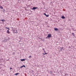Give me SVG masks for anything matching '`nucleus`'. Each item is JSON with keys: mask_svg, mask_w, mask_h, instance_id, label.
Listing matches in <instances>:
<instances>
[{"mask_svg": "<svg viewBox=\"0 0 76 76\" xmlns=\"http://www.w3.org/2000/svg\"><path fill=\"white\" fill-rule=\"evenodd\" d=\"M13 33L15 34H16V33L17 34H18V31H17V30H14L13 31Z\"/></svg>", "mask_w": 76, "mask_h": 76, "instance_id": "1", "label": "nucleus"}, {"mask_svg": "<svg viewBox=\"0 0 76 76\" xmlns=\"http://www.w3.org/2000/svg\"><path fill=\"white\" fill-rule=\"evenodd\" d=\"M51 37V34H48V36H47V37L48 38H50V37Z\"/></svg>", "mask_w": 76, "mask_h": 76, "instance_id": "2", "label": "nucleus"}, {"mask_svg": "<svg viewBox=\"0 0 76 76\" xmlns=\"http://www.w3.org/2000/svg\"><path fill=\"white\" fill-rule=\"evenodd\" d=\"M38 9V7H34L32 9L33 10H35V9Z\"/></svg>", "mask_w": 76, "mask_h": 76, "instance_id": "3", "label": "nucleus"}, {"mask_svg": "<svg viewBox=\"0 0 76 76\" xmlns=\"http://www.w3.org/2000/svg\"><path fill=\"white\" fill-rule=\"evenodd\" d=\"M54 29L55 31H58V28H54Z\"/></svg>", "mask_w": 76, "mask_h": 76, "instance_id": "4", "label": "nucleus"}, {"mask_svg": "<svg viewBox=\"0 0 76 76\" xmlns=\"http://www.w3.org/2000/svg\"><path fill=\"white\" fill-rule=\"evenodd\" d=\"M9 30H7V34H10V32H9Z\"/></svg>", "mask_w": 76, "mask_h": 76, "instance_id": "5", "label": "nucleus"}, {"mask_svg": "<svg viewBox=\"0 0 76 76\" xmlns=\"http://www.w3.org/2000/svg\"><path fill=\"white\" fill-rule=\"evenodd\" d=\"M61 18H62V19H65V17H64V16H62Z\"/></svg>", "mask_w": 76, "mask_h": 76, "instance_id": "6", "label": "nucleus"}, {"mask_svg": "<svg viewBox=\"0 0 76 76\" xmlns=\"http://www.w3.org/2000/svg\"><path fill=\"white\" fill-rule=\"evenodd\" d=\"M23 67H25V65H23L21 66L20 67V68H22Z\"/></svg>", "mask_w": 76, "mask_h": 76, "instance_id": "7", "label": "nucleus"}, {"mask_svg": "<svg viewBox=\"0 0 76 76\" xmlns=\"http://www.w3.org/2000/svg\"><path fill=\"white\" fill-rule=\"evenodd\" d=\"M25 59H21V61H25Z\"/></svg>", "mask_w": 76, "mask_h": 76, "instance_id": "8", "label": "nucleus"}, {"mask_svg": "<svg viewBox=\"0 0 76 76\" xmlns=\"http://www.w3.org/2000/svg\"><path fill=\"white\" fill-rule=\"evenodd\" d=\"M1 21H2V22L4 21H5V20H1Z\"/></svg>", "mask_w": 76, "mask_h": 76, "instance_id": "9", "label": "nucleus"}, {"mask_svg": "<svg viewBox=\"0 0 76 76\" xmlns=\"http://www.w3.org/2000/svg\"><path fill=\"white\" fill-rule=\"evenodd\" d=\"M0 8L1 9H3V7H2V6H1L0 7Z\"/></svg>", "mask_w": 76, "mask_h": 76, "instance_id": "10", "label": "nucleus"}, {"mask_svg": "<svg viewBox=\"0 0 76 76\" xmlns=\"http://www.w3.org/2000/svg\"><path fill=\"white\" fill-rule=\"evenodd\" d=\"M42 54H44V55H45V54H48V53H43Z\"/></svg>", "mask_w": 76, "mask_h": 76, "instance_id": "11", "label": "nucleus"}, {"mask_svg": "<svg viewBox=\"0 0 76 76\" xmlns=\"http://www.w3.org/2000/svg\"><path fill=\"white\" fill-rule=\"evenodd\" d=\"M46 17H48V16H49V15H47V14L46 15Z\"/></svg>", "mask_w": 76, "mask_h": 76, "instance_id": "12", "label": "nucleus"}, {"mask_svg": "<svg viewBox=\"0 0 76 76\" xmlns=\"http://www.w3.org/2000/svg\"><path fill=\"white\" fill-rule=\"evenodd\" d=\"M19 73H17L15 74V75H19Z\"/></svg>", "mask_w": 76, "mask_h": 76, "instance_id": "13", "label": "nucleus"}, {"mask_svg": "<svg viewBox=\"0 0 76 76\" xmlns=\"http://www.w3.org/2000/svg\"><path fill=\"white\" fill-rule=\"evenodd\" d=\"M6 29H8V30H10V28H9L6 27Z\"/></svg>", "mask_w": 76, "mask_h": 76, "instance_id": "14", "label": "nucleus"}, {"mask_svg": "<svg viewBox=\"0 0 76 76\" xmlns=\"http://www.w3.org/2000/svg\"><path fill=\"white\" fill-rule=\"evenodd\" d=\"M63 48H63V47H61V50H63Z\"/></svg>", "mask_w": 76, "mask_h": 76, "instance_id": "15", "label": "nucleus"}, {"mask_svg": "<svg viewBox=\"0 0 76 76\" xmlns=\"http://www.w3.org/2000/svg\"><path fill=\"white\" fill-rule=\"evenodd\" d=\"M72 34H73V36L74 37H75V34H74V33H72Z\"/></svg>", "mask_w": 76, "mask_h": 76, "instance_id": "16", "label": "nucleus"}, {"mask_svg": "<svg viewBox=\"0 0 76 76\" xmlns=\"http://www.w3.org/2000/svg\"><path fill=\"white\" fill-rule=\"evenodd\" d=\"M31 57H32V56H29V57H28L29 58H31Z\"/></svg>", "mask_w": 76, "mask_h": 76, "instance_id": "17", "label": "nucleus"}, {"mask_svg": "<svg viewBox=\"0 0 76 76\" xmlns=\"http://www.w3.org/2000/svg\"><path fill=\"white\" fill-rule=\"evenodd\" d=\"M42 50H43L44 51H45V50H44V48H43Z\"/></svg>", "mask_w": 76, "mask_h": 76, "instance_id": "18", "label": "nucleus"}, {"mask_svg": "<svg viewBox=\"0 0 76 76\" xmlns=\"http://www.w3.org/2000/svg\"><path fill=\"white\" fill-rule=\"evenodd\" d=\"M44 15H45V16H46V14L45 13H44Z\"/></svg>", "mask_w": 76, "mask_h": 76, "instance_id": "19", "label": "nucleus"}, {"mask_svg": "<svg viewBox=\"0 0 76 76\" xmlns=\"http://www.w3.org/2000/svg\"><path fill=\"white\" fill-rule=\"evenodd\" d=\"M10 70H11V69H12V68H10Z\"/></svg>", "mask_w": 76, "mask_h": 76, "instance_id": "20", "label": "nucleus"}, {"mask_svg": "<svg viewBox=\"0 0 76 76\" xmlns=\"http://www.w3.org/2000/svg\"><path fill=\"white\" fill-rule=\"evenodd\" d=\"M44 53H46V52L45 50V51H44Z\"/></svg>", "mask_w": 76, "mask_h": 76, "instance_id": "21", "label": "nucleus"}, {"mask_svg": "<svg viewBox=\"0 0 76 76\" xmlns=\"http://www.w3.org/2000/svg\"><path fill=\"white\" fill-rule=\"evenodd\" d=\"M50 72V73H52V72H51V71Z\"/></svg>", "mask_w": 76, "mask_h": 76, "instance_id": "22", "label": "nucleus"}, {"mask_svg": "<svg viewBox=\"0 0 76 76\" xmlns=\"http://www.w3.org/2000/svg\"><path fill=\"white\" fill-rule=\"evenodd\" d=\"M0 21H1V20H0Z\"/></svg>", "mask_w": 76, "mask_h": 76, "instance_id": "23", "label": "nucleus"}, {"mask_svg": "<svg viewBox=\"0 0 76 76\" xmlns=\"http://www.w3.org/2000/svg\"><path fill=\"white\" fill-rule=\"evenodd\" d=\"M46 38H47V37H46Z\"/></svg>", "mask_w": 76, "mask_h": 76, "instance_id": "24", "label": "nucleus"}]
</instances>
